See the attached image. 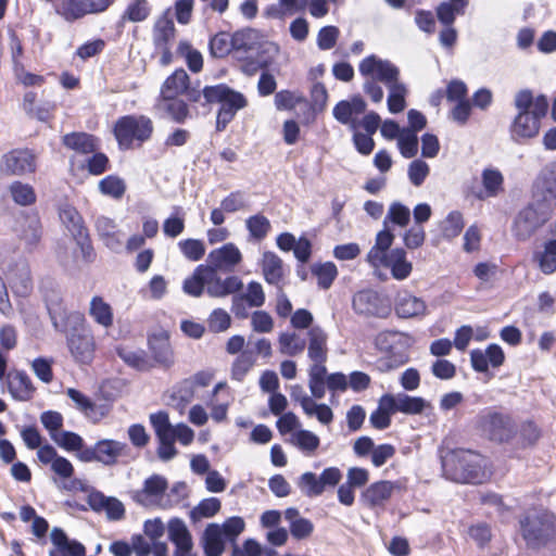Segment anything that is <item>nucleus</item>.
<instances>
[{"mask_svg":"<svg viewBox=\"0 0 556 556\" xmlns=\"http://www.w3.org/2000/svg\"><path fill=\"white\" fill-rule=\"evenodd\" d=\"M299 488L307 497H316L324 493L320 478L312 471L302 473L299 478Z\"/></svg>","mask_w":556,"mask_h":556,"instance_id":"nucleus-59","label":"nucleus"},{"mask_svg":"<svg viewBox=\"0 0 556 556\" xmlns=\"http://www.w3.org/2000/svg\"><path fill=\"white\" fill-rule=\"evenodd\" d=\"M91 154L86 163L79 166L80 169H87L92 176H100L111 169L110 159L104 152L96 150Z\"/></svg>","mask_w":556,"mask_h":556,"instance_id":"nucleus-52","label":"nucleus"},{"mask_svg":"<svg viewBox=\"0 0 556 556\" xmlns=\"http://www.w3.org/2000/svg\"><path fill=\"white\" fill-rule=\"evenodd\" d=\"M168 489L167 479L159 473H153L143 482L142 493L154 498H162Z\"/></svg>","mask_w":556,"mask_h":556,"instance_id":"nucleus-61","label":"nucleus"},{"mask_svg":"<svg viewBox=\"0 0 556 556\" xmlns=\"http://www.w3.org/2000/svg\"><path fill=\"white\" fill-rule=\"evenodd\" d=\"M128 445L114 439H101L93 445L86 446L78 455L81 463H100L103 466L112 467L117 464L118 458L125 454Z\"/></svg>","mask_w":556,"mask_h":556,"instance_id":"nucleus-9","label":"nucleus"},{"mask_svg":"<svg viewBox=\"0 0 556 556\" xmlns=\"http://www.w3.org/2000/svg\"><path fill=\"white\" fill-rule=\"evenodd\" d=\"M189 83L190 77L187 72L182 67L177 68L162 84L159 97L170 94L179 97Z\"/></svg>","mask_w":556,"mask_h":556,"instance_id":"nucleus-34","label":"nucleus"},{"mask_svg":"<svg viewBox=\"0 0 556 556\" xmlns=\"http://www.w3.org/2000/svg\"><path fill=\"white\" fill-rule=\"evenodd\" d=\"M152 119L146 115H123L114 124L113 135L121 149H128L134 141L147 142L153 134Z\"/></svg>","mask_w":556,"mask_h":556,"instance_id":"nucleus-6","label":"nucleus"},{"mask_svg":"<svg viewBox=\"0 0 556 556\" xmlns=\"http://www.w3.org/2000/svg\"><path fill=\"white\" fill-rule=\"evenodd\" d=\"M311 273L317 278V286L321 290H328L339 275L336 264L330 261L314 263Z\"/></svg>","mask_w":556,"mask_h":556,"instance_id":"nucleus-38","label":"nucleus"},{"mask_svg":"<svg viewBox=\"0 0 556 556\" xmlns=\"http://www.w3.org/2000/svg\"><path fill=\"white\" fill-rule=\"evenodd\" d=\"M219 104L216 113L215 130L224 131L237 113L248 105L247 97L225 83L204 87V101L201 105Z\"/></svg>","mask_w":556,"mask_h":556,"instance_id":"nucleus-1","label":"nucleus"},{"mask_svg":"<svg viewBox=\"0 0 556 556\" xmlns=\"http://www.w3.org/2000/svg\"><path fill=\"white\" fill-rule=\"evenodd\" d=\"M89 314L98 325L104 328H110L113 325V309L111 305L99 295H94L91 299Z\"/></svg>","mask_w":556,"mask_h":556,"instance_id":"nucleus-39","label":"nucleus"},{"mask_svg":"<svg viewBox=\"0 0 556 556\" xmlns=\"http://www.w3.org/2000/svg\"><path fill=\"white\" fill-rule=\"evenodd\" d=\"M123 13L124 18H128L129 22L140 23L150 16L151 8L147 0H134L128 3Z\"/></svg>","mask_w":556,"mask_h":556,"instance_id":"nucleus-64","label":"nucleus"},{"mask_svg":"<svg viewBox=\"0 0 556 556\" xmlns=\"http://www.w3.org/2000/svg\"><path fill=\"white\" fill-rule=\"evenodd\" d=\"M115 0H67L58 13L66 22H75L88 14H99L106 11Z\"/></svg>","mask_w":556,"mask_h":556,"instance_id":"nucleus-12","label":"nucleus"},{"mask_svg":"<svg viewBox=\"0 0 556 556\" xmlns=\"http://www.w3.org/2000/svg\"><path fill=\"white\" fill-rule=\"evenodd\" d=\"M59 217L72 235V238L77 236L78 233L88 230L80 213L77 211L75 206L68 203L60 207Z\"/></svg>","mask_w":556,"mask_h":556,"instance_id":"nucleus-32","label":"nucleus"},{"mask_svg":"<svg viewBox=\"0 0 556 556\" xmlns=\"http://www.w3.org/2000/svg\"><path fill=\"white\" fill-rule=\"evenodd\" d=\"M67 348L74 359L80 364H90L94 354V340L91 330L66 336Z\"/></svg>","mask_w":556,"mask_h":556,"instance_id":"nucleus-18","label":"nucleus"},{"mask_svg":"<svg viewBox=\"0 0 556 556\" xmlns=\"http://www.w3.org/2000/svg\"><path fill=\"white\" fill-rule=\"evenodd\" d=\"M260 31L252 27L236 30L231 35V47L235 52H253L254 48L261 42Z\"/></svg>","mask_w":556,"mask_h":556,"instance_id":"nucleus-31","label":"nucleus"},{"mask_svg":"<svg viewBox=\"0 0 556 556\" xmlns=\"http://www.w3.org/2000/svg\"><path fill=\"white\" fill-rule=\"evenodd\" d=\"M410 334L399 330H382L374 339L375 349L384 356L377 361L380 372H389L409 362Z\"/></svg>","mask_w":556,"mask_h":556,"instance_id":"nucleus-2","label":"nucleus"},{"mask_svg":"<svg viewBox=\"0 0 556 556\" xmlns=\"http://www.w3.org/2000/svg\"><path fill=\"white\" fill-rule=\"evenodd\" d=\"M52 441L63 451L75 453L77 458L87 446L84 438L71 430H62L56 435H52Z\"/></svg>","mask_w":556,"mask_h":556,"instance_id":"nucleus-36","label":"nucleus"},{"mask_svg":"<svg viewBox=\"0 0 556 556\" xmlns=\"http://www.w3.org/2000/svg\"><path fill=\"white\" fill-rule=\"evenodd\" d=\"M400 396V413L405 415H419L426 409H432V405L422 396L409 395L404 392H399Z\"/></svg>","mask_w":556,"mask_h":556,"instance_id":"nucleus-43","label":"nucleus"},{"mask_svg":"<svg viewBox=\"0 0 556 556\" xmlns=\"http://www.w3.org/2000/svg\"><path fill=\"white\" fill-rule=\"evenodd\" d=\"M116 355L130 368L137 371H149L153 368L148 354L142 349L129 350L123 345L115 346Z\"/></svg>","mask_w":556,"mask_h":556,"instance_id":"nucleus-28","label":"nucleus"},{"mask_svg":"<svg viewBox=\"0 0 556 556\" xmlns=\"http://www.w3.org/2000/svg\"><path fill=\"white\" fill-rule=\"evenodd\" d=\"M178 248L182 255L191 262L200 261L205 254V244L200 239L189 238L180 240Z\"/></svg>","mask_w":556,"mask_h":556,"instance_id":"nucleus-62","label":"nucleus"},{"mask_svg":"<svg viewBox=\"0 0 556 556\" xmlns=\"http://www.w3.org/2000/svg\"><path fill=\"white\" fill-rule=\"evenodd\" d=\"M10 193L12 200L21 206L33 205L37 200L34 188L30 185L24 184L22 181H13L10 185Z\"/></svg>","mask_w":556,"mask_h":556,"instance_id":"nucleus-50","label":"nucleus"},{"mask_svg":"<svg viewBox=\"0 0 556 556\" xmlns=\"http://www.w3.org/2000/svg\"><path fill=\"white\" fill-rule=\"evenodd\" d=\"M254 51L255 54L239 58L240 70L247 76H254L258 71L270 70L279 54V46L273 41H261Z\"/></svg>","mask_w":556,"mask_h":556,"instance_id":"nucleus-10","label":"nucleus"},{"mask_svg":"<svg viewBox=\"0 0 556 556\" xmlns=\"http://www.w3.org/2000/svg\"><path fill=\"white\" fill-rule=\"evenodd\" d=\"M441 463L445 478L453 482L476 485L485 480L482 459L471 451L454 450Z\"/></svg>","mask_w":556,"mask_h":556,"instance_id":"nucleus-3","label":"nucleus"},{"mask_svg":"<svg viewBox=\"0 0 556 556\" xmlns=\"http://www.w3.org/2000/svg\"><path fill=\"white\" fill-rule=\"evenodd\" d=\"M204 554L223 555L227 547V541L222 534L219 523H208L200 539Z\"/></svg>","mask_w":556,"mask_h":556,"instance_id":"nucleus-25","label":"nucleus"},{"mask_svg":"<svg viewBox=\"0 0 556 556\" xmlns=\"http://www.w3.org/2000/svg\"><path fill=\"white\" fill-rule=\"evenodd\" d=\"M483 188L489 197H495L503 189L504 177L496 168H485L481 175Z\"/></svg>","mask_w":556,"mask_h":556,"instance_id":"nucleus-60","label":"nucleus"},{"mask_svg":"<svg viewBox=\"0 0 556 556\" xmlns=\"http://www.w3.org/2000/svg\"><path fill=\"white\" fill-rule=\"evenodd\" d=\"M222 534L228 543L236 544L238 536L244 531L245 522L240 516H231L219 525Z\"/></svg>","mask_w":556,"mask_h":556,"instance_id":"nucleus-58","label":"nucleus"},{"mask_svg":"<svg viewBox=\"0 0 556 556\" xmlns=\"http://www.w3.org/2000/svg\"><path fill=\"white\" fill-rule=\"evenodd\" d=\"M406 255L407 253L404 248H394L390 253L381 256V260L377 262V268L379 266L390 268L394 279L404 280L413 270V264L407 261Z\"/></svg>","mask_w":556,"mask_h":556,"instance_id":"nucleus-19","label":"nucleus"},{"mask_svg":"<svg viewBox=\"0 0 556 556\" xmlns=\"http://www.w3.org/2000/svg\"><path fill=\"white\" fill-rule=\"evenodd\" d=\"M358 71L361 75L371 76L387 87L399 83L400 68L391 61L380 59L376 54L363 59L358 65Z\"/></svg>","mask_w":556,"mask_h":556,"instance_id":"nucleus-11","label":"nucleus"},{"mask_svg":"<svg viewBox=\"0 0 556 556\" xmlns=\"http://www.w3.org/2000/svg\"><path fill=\"white\" fill-rule=\"evenodd\" d=\"M62 144L80 154H90L99 148V139L89 132L72 131L62 137Z\"/></svg>","mask_w":556,"mask_h":556,"instance_id":"nucleus-24","label":"nucleus"},{"mask_svg":"<svg viewBox=\"0 0 556 556\" xmlns=\"http://www.w3.org/2000/svg\"><path fill=\"white\" fill-rule=\"evenodd\" d=\"M242 261V254L238 247L228 242L220 248L212 250L207 255L208 269L230 271Z\"/></svg>","mask_w":556,"mask_h":556,"instance_id":"nucleus-17","label":"nucleus"},{"mask_svg":"<svg viewBox=\"0 0 556 556\" xmlns=\"http://www.w3.org/2000/svg\"><path fill=\"white\" fill-rule=\"evenodd\" d=\"M99 191L103 195L121 199L126 192V182L118 175H108L99 181Z\"/></svg>","mask_w":556,"mask_h":556,"instance_id":"nucleus-49","label":"nucleus"},{"mask_svg":"<svg viewBox=\"0 0 556 556\" xmlns=\"http://www.w3.org/2000/svg\"><path fill=\"white\" fill-rule=\"evenodd\" d=\"M15 378L17 379L20 386L23 388V390L20 392L16 390L12 383H9V392L11 396L16 401L26 402L29 401L33 397V394L35 392V387L31 382V379L27 375L26 371L20 370L16 372Z\"/></svg>","mask_w":556,"mask_h":556,"instance_id":"nucleus-55","label":"nucleus"},{"mask_svg":"<svg viewBox=\"0 0 556 556\" xmlns=\"http://www.w3.org/2000/svg\"><path fill=\"white\" fill-rule=\"evenodd\" d=\"M533 203L521 208L514 219V235L520 241L528 240L545 223Z\"/></svg>","mask_w":556,"mask_h":556,"instance_id":"nucleus-15","label":"nucleus"},{"mask_svg":"<svg viewBox=\"0 0 556 556\" xmlns=\"http://www.w3.org/2000/svg\"><path fill=\"white\" fill-rule=\"evenodd\" d=\"M465 226L463 214L459 211H451L443 224H442V235L446 240H452L460 235Z\"/></svg>","mask_w":556,"mask_h":556,"instance_id":"nucleus-54","label":"nucleus"},{"mask_svg":"<svg viewBox=\"0 0 556 556\" xmlns=\"http://www.w3.org/2000/svg\"><path fill=\"white\" fill-rule=\"evenodd\" d=\"M36 168V154L31 149H13L2 156V170L8 175L23 176L35 173Z\"/></svg>","mask_w":556,"mask_h":556,"instance_id":"nucleus-13","label":"nucleus"},{"mask_svg":"<svg viewBox=\"0 0 556 556\" xmlns=\"http://www.w3.org/2000/svg\"><path fill=\"white\" fill-rule=\"evenodd\" d=\"M87 503L93 513L104 511L110 521L122 520L126 514L125 506L121 500L115 496H108L94 488L90 490Z\"/></svg>","mask_w":556,"mask_h":556,"instance_id":"nucleus-14","label":"nucleus"},{"mask_svg":"<svg viewBox=\"0 0 556 556\" xmlns=\"http://www.w3.org/2000/svg\"><path fill=\"white\" fill-rule=\"evenodd\" d=\"M161 101L163 110L176 124H184L190 117L189 106L185 100L170 94L159 97L157 102Z\"/></svg>","mask_w":556,"mask_h":556,"instance_id":"nucleus-30","label":"nucleus"},{"mask_svg":"<svg viewBox=\"0 0 556 556\" xmlns=\"http://www.w3.org/2000/svg\"><path fill=\"white\" fill-rule=\"evenodd\" d=\"M54 328L60 332H64L66 336L77 334L90 330L87 325L86 317L83 313L77 311L67 312L66 309L64 311V315H60L58 327Z\"/></svg>","mask_w":556,"mask_h":556,"instance_id":"nucleus-29","label":"nucleus"},{"mask_svg":"<svg viewBox=\"0 0 556 556\" xmlns=\"http://www.w3.org/2000/svg\"><path fill=\"white\" fill-rule=\"evenodd\" d=\"M520 531L527 546L541 548L556 535L555 516L547 510L528 515L520 520Z\"/></svg>","mask_w":556,"mask_h":556,"instance_id":"nucleus-7","label":"nucleus"},{"mask_svg":"<svg viewBox=\"0 0 556 556\" xmlns=\"http://www.w3.org/2000/svg\"><path fill=\"white\" fill-rule=\"evenodd\" d=\"M352 308L358 316L387 318L392 312L390 299L372 289H362L352 298Z\"/></svg>","mask_w":556,"mask_h":556,"instance_id":"nucleus-8","label":"nucleus"},{"mask_svg":"<svg viewBox=\"0 0 556 556\" xmlns=\"http://www.w3.org/2000/svg\"><path fill=\"white\" fill-rule=\"evenodd\" d=\"M193 397L194 387L191 379L185 378L173 387L170 399L174 402V407L180 413L192 402Z\"/></svg>","mask_w":556,"mask_h":556,"instance_id":"nucleus-40","label":"nucleus"},{"mask_svg":"<svg viewBox=\"0 0 556 556\" xmlns=\"http://www.w3.org/2000/svg\"><path fill=\"white\" fill-rule=\"evenodd\" d=\"M177 53L185 58L190 72L199 73L203 68V56L201 52L192 47L187 40H181L177 47Z\"/></svg>","mask_w":556,"mask_h":556,"instance_id":"nucleus-47","label":"nucleus"},{"mask_svg":"<svg viewBox=\"0 0 556 556\" xmlns=\"http://www.w3.org/2000/svg\"><path fill=\"white\" fill-rule=\"evenodd\" d=\"M208 279V286L206 287V293L211 298H225L242 289V280L238 276H228L222 279L217 275V270L208 269L206 273V280Z\"/></svg>","mask_w":556,"mask_h":556,"instance_id":"nucleus-20","label":"nucleus"},{"mask_svg":"<svg viewBox=\"0 0 556 556\" xmlns=\"http://www.w3.org/2000/svg\"><path fill=\"white\" fill-rule=\"evenodd\" d=\"M425 301L408 292L400 293L394 303V312L399 318L408 319L426 313Z\"/></svg>","mask_w":556,"mask_h":556,"instance_id":"nucleus-23","label":"nucleus"},{"mask_svg":"<svg viewBox=\"0 0 556 556\" xmlns=\"http://www.w3.org/2000/svg\"><path fill=\"white\" fill-rule=\"evenodd\" d=\"M308 336V345H307V356L311 361L314 362L313 365L325 366L327 362V340L328 336L326 331L319 326L314 325L307 331Z\"/></svg>","mask_w":556,"mask_h":556,"instance_id":"nucleus-21","label":"nucleus"},{"mask_svg":"<svg viewBox=\"0 0 556 556\" xmlns=\"http://www.w3.org/2000/svg\"><path fill=\"white\" fill-rule=\"evenodd\" d=\"M45 303L53 327H58L60 315H64L65 305L63 295L58 287H51L45 292Z\"/></svg>","mask_w":556,"mask_h":556,"instance_id":"nucleus-41","label":"nucleus"},{"mask_svg":"<svg viewBox=\"0 0 556 556\" xmlns=\"http://www.w3.org/2000/svg\"><path fill=\"white\" fill-rule=\"evenodd\" d=\"M169 10H165L154 23L152 30L154 47L170 46V41L175 37L176 27L173 18L169 16Z\"/></svg>","mask_w":556,"mask_h":556,"instance_id":"nucleus-26","label":"nucleus"},{"mask_svg":"<svg viewBox=\"0 0 556 556\" xmlns=\"http://www.w3.org/2000/svg\"><path fill=\"white\" fill-rule=\"evenodd\" d=\"M475 428L489 441L505 444L517 435V424L509 413L485 407L475 417Z\"/></svg>","mask_w":556,"mask_h":556,"instance_id":"nucleus-4","label":"nucleus"},{"mask_svg":"<svg viewBox=\"0 0 556 556\" xmlns=\"http://www.w3.org/2000/svg\"><path fill=\"white\" fill-rule=\"evenodd\" d=\"M399 481L380 480L369 484L362 493V501L370 508L389 500L394 489H400Z\"/></svg>","mask_w":556,"mask_h":556,"instance_id":"nucleus-22","label":"nucleus"},{"mask_svg":"<svg viewBox=\"0 0 556 556\" xmlns=\"http://www.w3.org/2000/svg\"><path fill=\"white\" fill-rule=\"evenodd\" d=\"M222 507V503L217 497H206L199 502V504L190 510V519L197 522L202 518L214 517Z\"/></svg>","mask_w":556,"mask_h":556,"instance_id":"nucleus-46","label":"nucleus"},{"mask_svg":"<svg viewBox=\"0 0 556 556\" xmlns=\"http://www.w3.org/2000/svg\"><path fill=\"white\" fill-rule=\"evenodd\" d=\"M245 226L250 237L257 241L263 240L270 230L269 219L261 213L250 216L245 220Z\"/></svg>","mask_w":556,"mask_h":556,"instance_id":"nucleus-56","label":"nucleus"},{"mask_svg":"<svg viewBox=\"0 0 556 556\" xmlns=\"http://www.w3.org/2000/svg\"><path fill=\"white\" fill-rule=\"evenodd\" d=\"M254 363L255 356L253 351H242L231 365V379L243 381L249 370L253 367Z\"/></svg>","mask_w":556,"mask_h":556,"instance_id":"nucleus-51","label":"nucleus"},{"mask_svg":"<svg viewBox=\"0 0 556 556\" xmlns=\"http://www.w3.org/2000/svg\"><path fill=\"white\" fill-rule=\"evenodd\" d=\"M291 442L300 450L314 452L318 448L320 440L318 435L306 429H299L291 437Z\"/></svg>","mask_w":556,"mask_h":556,"instance_id":"nucleus-63","label":"nucleus"},{"mask_svg":"<svg viewBox=\"0 0 556 556\" xmlns=\"http://www.w3.org/2000/svg\"><path fill=\"white\" fill-rule=\"evenodd\" d=\"M181 206H174L172 214L163 223V232L168 238H176L185 230Z\"/></svg>","mask_w":556,"mask_h":556,"instance_id":"nucleus-57","label":"nucleus"},{"mask_svg":"<svg viewBox=\"0 0 556 556\" xmlns=\"http://www.w3.org/2000/svg\"><path fill=\"white\" fill-rule=\"evenodd\" d=\"M541 435L542 431L533 420H526L517 426V443L521 448L533 447Z\"/></svg>","mask_w":556,"mask_h":556,"instance_id":"nucleus-42","label":"nucleus"},{"mask_svg":"<svg viewBox=\"0 0 556 556\" xmlns=\"http://www.w3.org/2000/svg\"><path fill=\"white\" fill-rule=\"evenodd\" d=\"M208 268L205 264H200L195 267L192 276L186 278L182 282V290L186 294L199 298L204 292V287L208 286L206 280V273Z\"/></svg>","mask_w":556,"mask_h":556,"instance_id":"nucleus-37","label":"nucleus"},{"mask_svg":"<svg viewBox=\"0 0 556 556\" xmlns=\"http://www.w3.org/2000/svg\"><path fill=\"white\" fill-rule=\"evenodd\" d=\"M389 94L387 99L388 110L392 114H399L406 108L407 88L403 83H395L388 86Z\"/></svg>","mask_w":556,"mask_h":556,"instance_id":"nucleus-45","label":"nucleus"},{"mask_svg":"<svg viewBox=\"0 0 556 556\" xmlns=\"http://www.w3.org/2000/svg\"><path fill=\"white\" fill-rule=\"evenodd\" d=\"M148 349L154 363L163 369H169L175 364V353L170 344L168 331L162 330L149 334Z\"/></svg>","mask_w":556,"mask_h":556,"instance_id":"nucleus-16","label":"nucleus"},{"mask_svg":"<svg viewBox=\"0 0 556 556\" xmlns=\"http://www.w3.org/2000/svg\"><path fill=\"white\" fill-rule=\"evenodd\" d=\"M327 374L326 366L312 365L308 370V388L313 399H321L325 395L327 386L324 375Z\"/></svg>","mask_w":556,"mask_h":556,"instance_id":"nucleus-48","label":"nucleus"},{"mask_svg":"<svg viewBox=\"0 0 556 556\" xmlns=\"http://www.w3.org/2000/svg\"><path fill=\"white\" fill-rule=\"evenodd\" d=\"M282 260L271 251L263 254V275L268 285H278L283 277Z\"/></svg>","mask_w":556,"mask_h":556,"instance_id":"nucleus-33","label":"nucleus"},{"mask_svg":"<svg viewBox=\"0 0 556 556\" xmlns=\"http://www.w3.org/2000/svg\"><path fill=\"white\" fill-rule=\"evenodd\" d=\"M412 213L408 206L403 204L402 202L395 201L393 202L388 210L387 215L383 219V226L392 224L394 226H399L404 228L408 226L410 223Z\"/></svg>","mask_w":556,"mask_h":556,"instance_id":"nucleus-44","label":"nucleus"},{"mask_svg":"<svg viewBox=\"0 0 556 556\" xmlns=\"http://www.w3.org/2000/svg\"><path fill=\"white\" fill-rule=\"evenodd\" d=\"M394 238L395 236L389 225L383 226V228L378 231L375 244L368 251L366 256V261L370 266L377 268V262L381 260V256L390 253V248L393 244Z\"/></svg>","mask_w":556,"mask_h":556,"instance_id":"nucleus-27","label":"nucleus"},{"mask_svg":"<svg viewBox=\"0 0 556 556\" xmlns=\"http://www.w3.org/2000/svg\"><path fill=\"white\" fill-rule=\"evenodd\" d=\"M549 101L546 94H538V102L531 113H517L509 124V136L513 142L523 144L539 136L541 121L548 113Z\"/></svg>","mask_w":556,"mask_h":556,"instance_id":"nucleus-5","label":"nucleus"},{"mask_svg":"<svg viewBox=\"0 0 556 556\" xmlns=\"http://www.w3.org/2000/svg\"><path fill=\"white\" fill-rule=\"evenodd\" d=\"M210 54L216 59H223L227 56L231 51V36L225 31H219L212 36L208 40Z\"/></svg>","mask_w":556,"mask_h":556,"instance_id":"nucleus-53","label":"nucleus"},{"mask_svg":"<svg viewBox=\"0 0 556 556\" xmlns=\"http://www.w3.org/2000/svg\"><path fill=\"white\" fill-rule=\"evenodd\" d=\"M533 260L538 263L543 274H554L556 271V238L546 240L543 244V250L534 252Z\"/></svg>","mask_w":556,"mask_h":556,"instance_id":"nucleus-35","label":"nucleus"}]
</instances>
